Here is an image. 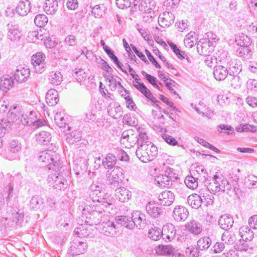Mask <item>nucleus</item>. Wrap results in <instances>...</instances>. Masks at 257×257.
Masks as SVG:
<instances>
[{"instance_id":"obj_1","label":"nucleus","mask_w":257,"mask_h":257,"mask_svg":"<svg viewBox=\"0 0 257 257\" xmlns=\"http://www.w3.org/2000/svg\"><path fill=\"white\" fill-rule=\"evenodd\" d=\"M100 206H96L93 210L88 213L83 212L81 217L82 221H84L89 226L99 225L104 215L103 213L105 211V209H100Z\"/></svg>"},{"instance_id":"obj_2","label":"nucleus","mask_w":257,"mask_h":257,"mask_svg":"<svg viewBox=\"0 0 257 257\" xmlns=\"http://www.w3.org/2000/svg\"><path fill=\"white\" fill-rule=\"evenodd\" d=\"M109 195L104 191L102 190L97 192H91L89 194V199L93 202H97L93 206H100V209H106L108 207L112 206V204L109 200H108Z\"/></svg>"},{"instance_id":"obj_3","label":"nucleus","mask_w":257,"mask_h":257,"mask_svg":"<svg viewBox=\"0 0 257 257\" xmlns=\"http://www.w3.org/2000/svg\"><path fill=\"white\" fill-rule=\"evenodd\" d=\"M48 183L58 190H64L68 186L67 180L60 173L52 174L48 178Z\"/></svg>"},{"instance_id":"obj_4","label":"nucleus","mask_w":257,"mask_h":257,"mask_svg":"<svg viewBox=\"0 0 257 257\" xmlns=\"http://www.w3.org/2000/svg\"><path fill=\"white\" fill-rule=\"evenodd\" d=\"M212 37L210 38L200 39L198 43L197 49L198 53L200 55H206L207 49H209V52L213 50L214 45L216 43L217 39L216 35H213L211 33Z\"/></svg>"},{"instance_id":"obj_5","label":"nucleus","mask_w":257,"mask_h":257,"mask_svg":"<svg viewBox=\"0 0 257 257\" xmlns=\"http://www.w3.org/2000/svg\"><path fill=\"white\" fill-rule=\"evenodd\" d=\"M98 229L106 236L114 237L117 234L118 227L114 222L110 220L101 223L99 225Z\"/></svg>"},{"instance_id":"obj_6","label":"nucleus","mask_w":257,"mask_h":257,"mask_svg":"<svg viewBox=\"0 0 257 257\" xmlns=\"http://www.w3.org/2000/svg\"><path fill=\"white\" fill-rule=\"evenodd\" d=\"M8 149L5 158L9 160H13L18 157L19 153L22 150V145L18 141L12 140L9 143Z\"/></svg>"},{"instance_id":"obj_7","label":"nucleus","mask_w":257,"mask_h":257,"mask_svg":"<svg viewBox=\"0 0 257 257\" xmlns=\"http://www.w3.org/2000/svg\"><path fill=\"white\" fill-rule=\"evenodd\" d=\"M45 55L42 52H38L32 56V64L36 73H42L45 70Z\"/></svg>"},{"instance_id":"obj_8","label":"nucleus","mask_w":257,"mask_h":257,"mask_svg":"<svg viewBox=\"0 0 257 257\" xmlns=\"http://www.w3.org/2000/svg\"><path fill=\"white\" fill-rule=\"evenodd\" d=\"M87 247V245L86 242L75 239L71 242V245L68 251L72 255H78L84 253Z\"/></svg>"},{"instance_id":"obj_9","label":"nucleus","mask_w":257,"mask_h":257,"mask_svg":"<svg viewBox=\"0 0 257 257\" xmlns=\"http://www.w3.org/2000/svg\"><path fill=\"white\" fill-rule=\"evenodd\" d=\"M161 233L163 239L171 241L176 236V229L172 223H167L163 226Z\"/></svg>"},{"instance_id":"obj_10","label":"nucleus","mask_w":257,"mask_h":257,"mask_svg":"<svg viewBox=\"0 0 257 257\" xmlns=\"http://www.w3.org/2000/svg\"><path fill=\"white\" fill-rule=\"evenodd\" d=\"M134 7L138 6L139 10L144 13H149L155 8L153 0H134Z\"/></svg>"},{"instance_id":"obj_11","label":"nucleus","mask_w":257,"mask_h":257,"mask_svg":"<svg viewBox=\"0 0 257 257\" xmlns=\"http://www.w3.org/2000/svg\"><path fill=\"white\" fill-rule=\"evenodd\" d=\"M30 74V70L28 66H19L15 72L14 78L17 81L22 83L28 79Z\"/></svg>"},{"instance_id":"obj_12","label":"nucleus","mask_w":257,"mask_h":257,"mask_svg":"<svg viewBox=\"0 0 257 257\" xmlns=\"http://www.w3.org/2000/svg\"><path fill=\"white\" fill-rule=\"evenodd\" d=\"M226 68L229 75H236L241 71L242 65L241 61L237 59H232L227 62Z\"/></svg>"},{"instance_id":"obj_13","label":"nucleus","mask_w":257,"mask_h":257,"mask_svg":"<svg viewBox=\"0 0 257 257\" xmlns=\"http://www.w3.org/2000/svg\"><path fill=\"white\" fill-rule=\"evenodd\" d=\"M175 16L171 12L165 11L160 14L158 18V22L162 27H169L174 22Z\"/></svg>"},{"instance_id":"obj_14","label":"nucleus","mask_w":257,"mask_h":257,"mask_svg":"<svg viewBox=\"0 0 257 257\" xmlns=\"http://www.w3.org/2000/svg\"><path fill=\"white\" fill-rule=\"evenodd\" d=\"M188 215V209L181 205L176 206L172 213V216L177 221H185L187 218Z\"/></svg>"},{"instance_id":"obj_15","label":"nucleus","mask_w":257,"mask_h":257,"mask_svg":"<svg viewBox=\"0 0 257 257\" xmlns=\"http://www.w3.org/2000/svg\"><path fill=\"white\" fill-rule=\"evenodd\" d=\"M132 218L134 224L139 229H143L146 225V216L140 211H135L132 214Z\"/></svg>"},{"instance_id":"obj_16","label":"nucleus","mask_w":257,"mask_h":257,"mask_svg":"<svg viewBox=\"0 0 257 257\" xmlns=\"http://www.w3.org/2000/svg\"><path fill=\"white\" fill-rule=\"evenodd\" d=\"M146 210L148 214L153 218L158 217L163 213V209L155 202H150L147 203Z\"/></svg>"},{"instance_id":"obj_17","label":"nucleus","mask_w":257,"mask_h":257,"mask_svg":"<svg viewBox=\"0 0 257 257\" xmlns=\"http://www.w3.org/2000/svg\"><path fill=\"white\" fill-rule=\"evenodd\" d=\"M107 112L111 117L114 119L120 118L123 114L122 108L117 103H110L107 107Z\"/></svg>"},{"instance_id":"obj_18","label":"nucleus","mask_w":257,"mask_h":257,"mask_svg":"<svg viewBox=\"0 0 257 257\" xmlns=\"http://www.w3.org/2000/svg\"><path fill=\"white\" fill-rule=\"evenodd\" d=\"M31 3L28 0L20 1L16 8V13L20 16H25L30 12Z\"/></svg>"},{"instance_id":"obj_19","label":"nucleus","mask_w":257,"mask_h":257,"mask_svg":"<svg viewBox=\"0 0 257 257\" xmlns=\"http://www.w3.org/2000/svg\"><path fill=\"white\" fill-rule=\"evenodd\" d=\"M229 75L227 68L221 65H217L213 68V75L217 81L224 80Z\"/></svg>"},{"instance_id":"obj_20","label":"nucleus","mask_w":257,"mask_h":257,"mask_svg":"<svg viewBox=\"0 0 257 257\" xmlns=\"http://www.w3.org/2000/svg\"><path fill=\"white\" fill-rule=\"evenodd\" d=\"M174 193L170 191H164L159 196L160 203L163 206H170L174 201Z\"/></svg>"},{"instance_id":"obj_21","label":"nucleus","mask_w":257,"mask_h":257,"mask_svg":"<svg viewBox=\"0 0 257 257\" xmlns=\"http://www.w3.org/2000/svg\"><path fill=\"white\" fill-rule=\"evenodd\" d=\"M56 159V153L50 150H45L40 153L38 160L43 163L45 166Z\"/></svg>"},{"instance_id":"obj_22","label":"nucleus","mask_w":257,"mask_h":257,"mask_svg":"<svg viewBox=\"0 0 257 257\" xmlns=\"http://www.w3.org/2000/svg\"><path fill=\"white\" fill-rule=\"evenodd\" d=\"M88 224H80L74 231V233L79 237H91L93 234L91 232V228Z\"/></svg>"},{"instance_id":"obj_23","label":"nucleus","mask_w":257,"mask_h":257,"mask_svg":"<svg viewBox=\"0 0 257 257\" xmlns=\"http://www.w3.org/2000/svg\"><path fill=\"white\" fill-rule=\"evenodd\" d=\"M234 220L232 217L229 214L222 215L218 219V225L223 230H228L233 224Z\"/></svg>"},{"instance_id":"obj_24","label":"nucleus","mask_w":257,"mask_h":257,"mask_svg":"<svg viewBox=\"0 0 257 257\" xmlns=\"http://www.w3.org/2000/svg\"><path fill=\"white\" fill-rule=\"evenodd\" d=\"M212 181L215 185V188L211 187L210 189L212 191V194H215L222 189L223 185L226 182V178L222 175H215L212 178ZM209 187H210L209 186Z\"/></svg>"},{"instance_id":"obj_25","label":"nucleus","mask_w":257,"mask_h":257,"mask_svg":"<svg viewBox=\"0 0 257 257\" xmlns=\"http://www.w3.org/2000/svg\"><path fill=\"white\" fill-rule=\"evenodd\" d=\"M115 191V196L121 202H127L132 197L131 191L124 187H119Z\"/></svg>"},{"instance_id":"obj_26","label":"nucleus","mask_w":257,"mask_h":257,"mask_svg":"<svg viewBox=\"0 0 257 257\" xmlns=\"http://www.w3.org/2000/svg\"><path fill=\"white\" fill-rule=\"evenodd\" d=\"M23 112L21 107L17 105L13 106L9 111V121L12 122L17 121L20 117H22Z\"/></svg>"},{"instance_id":"obj_27","label":"nucleus","mask_w":257,"mask_h":257,"mask_svg":"<svg viewBox=\"0 0 257 257\" xmlns=\"http://www.w3.org/2000/svg\"><path fill=\"white\" fill-rule=\"evenodd\" d=\"M188 204L194 209H198L203 203V198L199 194L193 193L189 195L187 198Z\"/></svg>"},{"instance_id":"obj_28","label":"nucleus","mask_w":257,"mask_h":257,"mask_svg":"<svg viewBox=\"0 0 257 257\" xmlns=\"http://www.w3.org/2000/svg\"><path fill=\"white\" fill-rule=\"evenodd\" d=\"M103 76L105 80L109 82V86L112 91H114L116 89L117 85H118L119 87H122V85L120 83L121 79L119 77L115 76L113 74H103Z\"/></svg>"},{"instance_id":"obj_29","label":"nucleus","mask_w":257,"mask_h":257,"mask_svg":"<svg viewBox=\"0 0 257 257\" xmlns=\"http://www.w3.org/2000/svg\"><path fill=\"white\" fill-rule=\"evenodd\" d=\"M14 80L9 75H5L0 78V89L6 92L13 87Z\"/></svg>"},{"instance_id":"obj_30","label":"nucleus","mask_w":257,"mask_h":257,"mask_svg":"<svg viewBox=\"0 0 257 257\" xmlns=\"http://www.w3.org/2000/svg\"><path fill=\"white\" fill-rule=\"evenodd\" d=\"M21 122L24 125H29L34 124L36 121V112L33 110L26 112L24 111L22 116L20 119Z\"/></svg>"},{"instance_id":"obj_31","label":"nucleus","mask_w":257,"mask_h":257,"mask_svg":"<svg viewBox=\"0 0 257 257\" xmlns=\"http://www.w3.org/2000/svg\"><path fill=\"white\" fill-rule=\"evenodd\" d=\"M185 226L188 231L195 235L199 234L202 231V225L194 220L187 223Z\"/></svg>"},{"instance_id":"obj_32","label":"nucleus","mask_w":257,"mask_h":257,"mask_svg":"<svg viewBox=\"0 0 257 257\" xmlns=\"http://www.w3.org/2000/svg\"><path fill=\"white\" fill-rule=\"evenodd\" d=\"M116 223L124 226L125 228L133 229L134 228V224L132 216L125 215L117 216L115 218Z\"/></svg>"},{"instance_id":"obj_33","label":"nucleus","mask_w":257,"mask_h":257,"mask_svg":"<svg viewBox=\"0 0 257 257\" xmlns=\"http://www.w3.org/2000/svg\"><path fill=\"white\" fill-rule=\"evenodd\" d=\"M59 100L58 93L54 89H49L46 95V101L49 106H55Z\"/></svg>"},{"instance_id":"obj_34","label":"nucleus","mask_w":257,"mask_h":257,"mask_svg":"<svg viewBox=\"0 0 257 257\" xmlns=\"http://www.w3.org/2000/svg\"><path fill=\"white\" fill-rule=\"evenodd\" d=\"M7 29L8 31V37L11 41H16L21 38L20 32L17 25H13L12 24L7 25Z\"/></svg>"},{"instance_id":"obj_35","label":"nucleus","mask_w":257,"mask_h":257,"mask_svg":"<svg viewBox=\"0 0 257 257\" xmlns=\"http://www.w3.org/2000/svg\"><path fill=\"white\" fill-rule=\"evenodd\" d=\"M66 142L69 144L72 145L81 140V132L78 130H74L72 132L66 133Z\"/></svg>"},{"instance_id":"obj_36","label":"nucleus","mask_w":257,"mask_h":257,"mask_svg":"<svg viewBox=\"0 0 257 257\" xmlns=\"http://www.w3.org/2000/svg\"><path fill=\"white\" fill-rule=\"evenodd\" d=\"M44 199L39 195L33 196L30 201V207L31 209L38 211L43 208Z\"/></svg>"},{"instance_id":"obj_37","label":"nucleus","mask_w":257,"mask_h":257,"mask_svg":"<svg viewBox=\"0 0 257 257\" xmlns=\"http://www.w3.org/2000/svg\"><path fill=\"white\" fill-rule=\"evenodd\" d=\"M58 7L57 0H46L44 9L47 14L53 15L57 11Z\"/></svg>"},{"instance_id":"obj_38","label":"nucleus","mask_w":257,"mask_h":257,"mask_svg":"<svg viewBox=\"0 0 257 257\" xmlns=\"http://www.w3.org/2000/svg\"><path fill=\"white\" fill-rule=\"evenodd\" d=\"M239 235L242 240L251 241L253 238V232L252 230L247 226H242L239 229Z\"/></svg>"},{"instance_id":"obj_39","label":"nucleus","mask_w":257,"mask_h":257,"mask_svg":"<svg viewBox=\"0 0 257 257\" xmlns=\"http://www.w3.org/2000/svg\"><path fill=\"white\" fill-rule=\"evenodd\" d=\"M146 146L140 145L136 151V155L138 158L143 163H147L151 161L148 154Z\"/></svg>"},{"instance_id":"obj_40","label":"nucleus","mask_w":257,"mask_h":257,"mask_svg":"<svg viewBox=\"0 0 257 257\" xmlns=\"http://www.w3.org/2000/svg\"><path fill=\"white\" fill-rule=\"evenodd\" d=\"M155 181L157 185L161 188H169L172 185L171 179L169 178L165 174L157 176Z\"/></svg>"},{"instance_id":"obj_41","label":"nucleus","mask_w":257,"mask_h":257,"mask_svg":"<svg viewBox=\"0 0 257 257\" xmlns=\"http://www.w3.org/2000/svg\"><path fill=\"white\" fill-rule=\"evenodd\" d=\"M104 51L107 54V55L109 56V57L111 59L112 61H113V63L116 65L117 67L119 68L123 73L127 74V72L126 70H123L122 68L123 66L122 64L119 61L118 58L115 55L114 51L109 47H105Z\"/></svg>"},{"instance_id":"obj_42","label":"nucleus","mask_w":257,"mask_h":257,"mask_svg":"<svg viewBox=\"0 0 257 257\" xmlns=\"http://www.w3.org/2000/svg\"><path fill=\"white\" fill-rule=\"evenodd\" d=\"M35 138L38 143L47 145L51 140V135L47 132L41 131L35 135Z\"/></svg>"},{"instance_id":"obj_43","label":"nucleus","mask_w":257,"mask_h":257,"mask_svg":"<svg viewBox=\"0 0 257 257\" xmlns=\"http://www.w3.org/2000/svg\"><path fill=\"white\" fill-rule=\"evenodd\" d=\"M49 82L54 85H60L63 81V76L59 71H52L48 76Z\"/></svg>"},{"instance_id":"obj_44","label":"nucleus","mask_w":257,"mask_h":257,"mask_svg":"<svg viewBox=\"0 0 257 257\" xmlns=\"http://www.w3.org/2000/svg\"><path fill=\"white\" fill-rule=\"evenodd\" d=\"M190 173L199 180L203 179L206 180V176L207 175V171L203 166H197L194 169L191 170Z\"/></svg>"},{"instance_id":"obj_45","label":"nucleus","mask_w":257,"mask_h":257,"mask_svg":"<svg viewBox=\"0 0 257 257\" xmlns=\"http://www.w3.org/2000/svg\"><path fill=\"white\" fill-rule=\"evenodd\" d=\"M116 158L112 154H108L104 160L102 161V165L105 168L112 169L116 163Z\"/></svg>"},{"instance_id":"obj_46","label":"nucleus","mask_w":257,"mask_h":257,"mask_svg":"<svg viewBox=\"0 0 257 257\" xmlns=\"http://www.w3.org/2000/svg\"><path fill=\"white\" fill-rule=\"evenodd\" d=\"M137 131L138 133V134H137L138 146H140V145H143L148 143H151L148 141V137L144 128L139 127Z\"/></svg>"},{"instance_id":"obj_47","label":"nucleus","mask_w":257,"mask_h":257,"mask_svg":"<svg viewBox=\"0 0 257 257\" xmlns=\"http://www.w3.org/2000/svg\"><path fill=\"white\" fill-rule=\"evenodd\" d=\"M198 178L191 174L186 177L184 182L188 188L194 190L198 186Z\"/></svg>"},{"instance_id":"obj_48","label":"nucleus","mask_w":257,"mask_h":257,"mask_svg":"<svg viewBox=\"0 0 257 257\" xmlns=\"http://www.w3.org/2000/svg\"><path fill=\"white\" fill-rule=\"evenodd\" d=\"M63 166V165L62 162L57 156L56 160L52 161L50 163L47 165V168L48 170H53L55 171L56 173L58 171L61 172V170L62 169Z\"/></svg>"},{"instance_id":"obj_49","label":"nucleus","mask_w":257,"mask_h":257,"mask_svg":"<svg viewBox=\"0 0 257 257\" xmlns=\"http://www.w3.org/2000/svg\"><path fill=\"white\" fill-rule=\"evenodd\" d=\"M146 146V149L147 151V153L149 155V157L151 161H152L158 154V149L157 147L152 142L148 143L143 145Z\"/></svg>"},{"instance_id":"obj_50","label":"nucleus","mask_w":257,"mask_h":257,"mask_svg":"<svg viewBox=\"0 0 257 257\" xmlns=\"http://www.w3.org/2000/svg\"><path fill=\"white\" fill-rule=\"evenodd\" d=\"M236 55L242 58L250 57L252 53L250 47L246 46H239V47L236 50Z\"/></svg>"},{"instance_id":"obj_51","label":"nucleus","mask_w":257,"mask_h":257,"mask_svg":"<svg viewBox=\"0 0 257 257\" xmlns=\"http://www.w3.org/2000/svg\"><path fill=\"white\" fill-rule=\"evenodd\" d=\"M235 42L239 46L249 47L251 43L250 38L245 34L242 33L237 39H236Z\"/></svg>"},{"instance_id":"obj_52","label":"nucleus","mask_w":257,"mask_h":257,"mask_svg":"<svg viewBox=\"0 0 257 257\" xmlns=\"http://www.w3.org/2000/svg\"><path fill=\"white\" fill-rule=\"evenodd\" d=\"M105 10L106 8L103 5H97L92 8L91 13L96 18H100L105 14Z\"/></svg>"},{"instance_id":"obj_53","label":"nucleus","mask_w":257,"mask_h":257,"mask_svg":"<svg viewBox=\"0 0 257 257\" xmlns=\"http://www.w3.org/2000/svg\"><path fill=\"white\" fill-rule=\"evenodd\" d=\"M54 120L56 125L60 128L65 127L66 125H68L63 116V113H56L54 117Z\"/></svg>"},{"instance_id":"obj_54","label":"nucleus","mask_w":257,"mask_h":257,"mask_svg":"<svg viewBox=\"0 0 257 257\" xmlns=\"http://www.w3.org/2000/svg\"><path fill=\"white\" fill-rule=\"evenodd\" d=\"M211 244V240L209 237H202L197 241V246L201 250L207 249Z\"/></svg>"},{"instance_id":"obj_55","label":"nucleus","mask_w":257,"mask_h":257,"mask_svg":"<svg viewBox=\"0 0 257 257\" xmlns=\"http://www.w3.org/2000/svg\"><path fill=\"white\" fill-rule=\"evenodd\" d=\"M47 17L44 14L37 15L34 19V23L36 25L40 28L44 27L48 23Z\"/></svg>"},{"instance_id":"obj_56","label":"nucleus","mask_w":257,"mask_h":257,"mask_svg":"<svg viewBox=\"0 0 257 257\" xmlns=\"http://www.w3.org/2000/svg\"><path fill=\"white\" fill-rule=\"evenodd\" d=\"M162 229L157 227L151 228L149 231V236L154 240H159L162 237Z\"/></svg>"},{"instance_id":"obj_57","label":"nucleus","mask_w":257,"mask_h":257,"mask_svg":"<svg viewBox=\"0 0 257 257\" xmlns=\"http://www.w3.org/2000/svg\"><path fill=\"white\" fill-rule=\"evenodd\" d=\"M76 162V175H78L80 174H83V172H86L87 169V161L86 162H82L79 161V159L78 158L77 161H75Z\"/></svg>"},{"instance_id":"obj_58","label":"nucleus","mask_w":257,"mask_h":257,"mask_svg":"<svg viewBox=\"0 0 257 257\" xmlns=\"http://www.w3.org/2000/svg\"><path fill=\"white\" fill-rule=\"evenodd\" d=\"M169 46L173 52L176 54L178 58L179 59H185L186 57L188 58V55L185 52L181 51L178 49L177 45L173 42L169 43Z\"/></svg>"},{"instance_id":"obj_59","label":"nucleus","mask_w":257,"mask_h":257,"mask_svg":"<svg viewBox=\"0 0 257 257\" xmlns=\"http://www.w3.org/2000/svg\"><path fill=\"white\" fill-rule=\"evenodd\" d=\"M24 217L23 212L19 210L17 212L12 213V220L14 223L19 225L23 221Z\"/></svg>"},{"instance_id":"obj_60","label":"nucleus","mask_w":257,"mask_h":257,"mask_svg":"<svg viewBox=\"0 0 257 257\" xmlns=\"http://www.w3.org/2000/svg\"><path fill=\"white\" fill-rule=\"evenodd\" d=\"M107 178L110 187L115 190V189L118 188L117 187L119 186V184L121 183L122 181V180L113 176L110 174H109Z\"/></svg>"},{"instance_id":"obj_61","label":"nucleus","mask_w":257,"mask_h":257,"mask_svg":"<svg viewBox=\"0 0 257 257\" xmlns=\"http://www.w3.org/2000/svg\"><path fill=\"white\" fill-rule=\"evenodd\" d=\"M75 161H77L78 158L79 161L83 162H86L88 160L87 153L85 150H76L75 152Z\"/></svg>"},{"instance_id":"obj_62","label":"nucleus","mask_w":257,"mask_h":257,"mask_svg":"<svg viewBox=\"0 0 257 257\" xmlns=\"http://www.w3.org/2000/svg\"><path fill=\"white\" fill-rule=\"evenodd\" d=\"M244 183L249 188H253L257 184V177L254 175H248L244 179Z\"/></svg>"},{"instance_id":"obj_63","label":"nucleus","mask_w":257,"mask_h":257,"mask_svg":"<svg viewBox=\"0 0 257 257\" xmlns=\"http://www.w3.org/2000/svg\"><path fill=\"white\" fill-rule=\"evenodd\" d=\"M72 75L80 83L84 81L87 78L86 74L81 69L75 71Z\"/></svg>"},{"instance_id":"obj_64","label":"nucleus","mask_w":257,"mask_h":257,"mask_svg":"<svg viewBox=\"0 0 257 257\" xmlns=\"http://www.w3.org/2000/svg\"><path fill=\"white\" fill-rule=\"evenodd\" d=\"M185 253L191 257H198L199 256V248L193 246H188L186 249Z\"/></svg>"}]
</instances>
